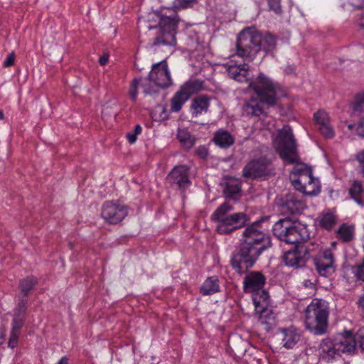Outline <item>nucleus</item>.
<instances>
[{
    "instance_id": "obj_18",
    "label": "nucleus",
    "mask_w": 364,
    "mask_h": 364,
    "mask_svg": "<svg viewBox=\"0 0 364 364\" xmlns=\"http://www.w3.org/2000/svg\"><path fill=\"white\" fill-rule=\"evenodd\" d=\"M268 161L264 158L252 160L243 168L242 175L246 178H256L267 173Z\"/></svg>"
},
{
    "instance_id": "obj_19",
    "label": "nucleus",
    "mask_w": 364,
    "mask_h": 364,
    "mask_svg": "<svg viewBox=\"0 0 364 364\" xmlns=\"http://www.w3.org/2000/svg\"><path fill=\"white\" fill-rule=\"evenodd\" d=\"M315 122L320 133L326 139L335 136V132L330 122V117L325 111H318L314 115Z\"/></svg>"
},
{
    "instance_id": "obj_35",
    "label": "nucleus",
    "mask_w": 364,
    "mask_h": 364,
    "mask_svg": "<svg viewBox=\"0 0 364 364\" xmlns=\"http://www.w3.org/2000/svg\"><path fill=\"white\" fill-rule=\"evenodd\" d=\"M21 327V320H17L16 324H12L11 336L8 343L9 347L14 348L16 346Z\"/></svg>"
},
{
    "instance_id": "obj_1",
    "label": "nucleus",
    "mask_w": 364,
    "mask_h": 364,
    "mask_svg": "<svg viewBox=\"0 0 364 364\" xmlns=\"http://www.w3.org/2000/svg\"><path fill=\"white\" fill-rule=\"evenodd\" d=\"M271 245L270 237L260 229L259 222L249 225L244 230L243 239L232 255V267L239 274L245 273Z\"/></svg>"
},
{
    "instance_id": "obj_16",
    "label": "nucleus",
    "mask_w": 364,
    "mask_h": 364,
    "mask_svg": "<svg viewBox=\"0 0 364 364\" xmlns=\"http://www.w3.org/2000/svg\"><path fill=\"white\" fill-rule=\"evenodd\" d=\"M309 254V248L307 245L296 246L294 250L287 251L284 255L286 265L289 267L303 266Z\"/></svg>"
},
{
    "instance_id": "obj_34",
    "label": "nucleus",
    "mask_w": 364,
    "mask_h": 364,
    "mask_svg": "<svg viewBox=\"0 0 364 364\" xmlns=\"http://www.w3.org/2000/svg\"><path fill=\"white\" fill-rule=\"evenodd\" d=\"M336 222V218L332 213H324L319 217V225L326 230H331Z\"/></svg>"
},
{
    "instance_id": "obj_37",
    "label": "nucleus",
    "mask_w": 364,
    "mask_h": 364,
    "mask_svg": "<svg viewBox=\"0 0 364 364\" xmlns=\"http://www.w3.org/2000/svg\"><path fill=\"white\" fill-rule=\"evenodd\" d=\"M353 111L357 114L364 112V92L356 95L353 105Z\"/></svg>"
},
{
    "instance_id": "obj_20",
    "label": "nucleus",
    "mask_w": 364,
    "mask_h": 364,
    "mask_svg": "<svg viewBox=\"0 0 364 364\" xmlns=\"http://www.w3.org/2000/svg\"><path fill=\"white\" fill-rule=\"evenodd\" d=\"M265 277L259 272H252L244 279V290L252 293L262 289L265 284Z\"/></svg>"
},
{
    "instance_id": "obj_33",
    "label": "nucleus",
    "mask_w": 364,
    "mask_h": 364,
    "mask_svg": "<svg viewBox=\"0 0 364 364\" xmlns=\"http://www.w3.org/2000/svg\"><path fill=\"white\" fill-rule=\"evenodd\" d=\"M27 309V300L26 299H20L18 304L14 311V318L12 324H16V321L21 320V326L24 322V314Z\"/></svg>"
},
{
    "instance_id": "obj_31",
    "label": "nucleus",
    "mask_w": 364,
    "mask_h": 364,
    "mask_svg": "<svg viewBox=\"0 0 364 364\" xmlns=\"http://www.w3.org/2000/svg\"><path fill=\"white\" fill-rule=\"evenodd\" d=\"M177 137L181 146L186 149H191L196 142L194 136L185 129H178Z\"/></svg>"
},
{
    "instance_id": "obj_3",
    "label": "nucleus",
    "mask_w": 364,
    "mask_h": 364,
    "mask_svg": "<svg viewBox=\"0 0 364 364\" xmlns=\"http://www.w3.org/2000/svg\"><path fill=\"white\" fill-rule=\"evenodd\" d=\"M152 20L157 21V25H149V30L156 29L154 46H175L176 44V33L178 22L175 11L166 9L152 14Z\"/></svg>"
},
{
    "instance_id": "obj_52",
    "label": "nucleus",
    "mask_w": 364,
    "mask_h": 364,
    "mask_svg": "<svg viewBox=\"0 0 364 364\" xmlns=\"http://www.w3.org/2000/svg\"><path fill=\"white\" fill-rule=\"evenodd\" d=\"M57 364H68V358L65 357H63Z\"/></svg>"
},
{
    "instance_id": "obj_11",
    "label": "nucleus",
    "mask_w": 364,
    "mask_h": 364,
    "mask_svg": "<svg viewBox=\"0 0 364 364\" xmlns=\"http://www.w3.org/2000/svg\"><path fill=\"white\" fill-rule=\"evenodd\" d=\"M202 88V82L197 80H191L182 85L171 100L170 109L178 112L191 95Z\"/></svg>"
},
{
    "instance_id": "obj_4",
    "label": "nucleus",
    "mask_w": 364,
    "mask_h": 364,
    "mask_svg": "<svg viewBox=\"0 0 364 364\" xmlns=\"http://www.w3.org/2000/svg\"><path fill=\"white\" fill-rule=\"evenodd\" d=\"M329 306L326 301L314 299L305 311V325L315 335L324 334L328 328Z\"/></svg>"
},
{
    "instance_id": "obj_9",
    "label": "nucleus",
    "mask_w": 364,
    "mask_h": 364,
    "mask_svg": "<svg viewBox=\"0 0 364 364\" xmlns=\"http://www.w3.org/2000/svg\"><path fill=\"white\" fill-rule=\"evenodd\" d=\"M172 80L166 60H162L152 65L148 77L141 82V86L146 95L158 92L159 88L165 89L171 86Z\"/></svg>"
},
{
    "instance_id": "obj_40",
    "label": "nucleus",
    "mask_w": 364,
    "mask_h": 364,
    "mask_svg": "<svg viewBox=\"0 0 364 364\" xmlns=\"http://www.w3.org/2000/svg\"><path fill=\"white\" fill-rule=\"evenodd\" d=\"M269 9L274 11L276 14H281L282 8L280 0H267Z\"/></svg>"
},
{
    "instance_id": "obj_49",
    "label": "nucleus",
    "mask_w": 364,
    "mask_h": 364,
    "mask_svg": "<svg viewBox=\"0 0 364 364\" xmlns=\"http://www.w3.org/2000/svg\"><path fill=\"white\" fill-rule=\"evenodd\" d=\"M304 286L306 287V288H308L312 291H314L315 290V284L314 283L311 282L310 280H305L304 282Z\"/></svg>"
},
{
    "instance_id": "obj_10",
    "label": "nucleus",
    "mask_w": 364,
    "mask_h": 364,
    "mask_svg": "<svg viewBox=\"0 0 364 364\" xmlns=\"http://www.w3.org/2000/svg\"><path fill=\"white\" fill-rule=\"evenodd\" d=\"M274 145L277 151L282 159L290 164L298 162L296 142L290 127L284 126L278 131L274 140Z\"/></svg>"
},
{
    "instance_id": "obj_22",
    "label": "nucleus",
    "mask_w": 364,
    "mask_h": 364,
    "mask_svg": "<svg viewBox=\"0 0 364 364\" xmlns=\"http://www.w3.org/2000/svg\"><path fill=\"white\" fill-rule=\"evenodd\" d=\"M320 355L328 362L331 361L340 356L337 346H336L335 338H324L319 345Z\"/></svg>"
},
{
    "instance_id": "obj_39",
    "label": "nucleus",
    "mask_w": 364,
    "mask_h": 364,
    "mask_svg": "<svg viewBox=\"0 0 364 364\" xmlns=\"http://www.w3.org/2000/svg\"><path fill=\"white\" fill-rule=\"evenodd\" d=\"M139 81L137 79H134L130 86L129 90V96L132 100L135 101L137 97V87L139 85Z\"/></svg>"
},
{
    "instance_id": "obj_2",
    "label": "nucleus",
    "mask_w": 364,
    "mask_h": 364,
    "mask_svg": "<svg viewBox=\"0 0 364 364\" xmlns=\"http://www.w3.org/2000/svg\"><path fill=\"white\" fill-rule=\"evenodd\" d=\"M275 46L274 36L268 33L263 34L255 27H249L238 35L236 54L246 60L252 61L259 50L272 51Z\"/></svg>"
},
{
    "instance_id": "obj_27",
    "label": "nucleus",
    "mask_w": 364,
    "mask_h": 364,
    "mask_svg": "<svg viewBox=\"0 0 364 364\" xmlns=\"http://www.w3.org/2000/svg\"><path fill=\"white\" fill-rule=\"evenodd\" d=\"M224 193L226 198L237 200L241 195L240 182L235 178H230L225 182Z\"/></svg>"
},
{
    "instance_id": "obj_28",
    "label": "nucleus",
    "mask_w": 364,
    "mask_h": 364,
    "mask_svg": "<svg viewBox=\"0 0 364 364\" xmlns=\"http://www.w3.org/2000/svg\"><path fill=\"white\" fill-rule=\"evenodd\" d=\"M243 110L247 114L255 117H259L263 113V109L259 102L254 97L250 98L245 102Z\"/></svg>"
},
{
    "instance_id": "obj_56",
    "label": "nucleus",
    "mask_w": 364,
    "mask_h": 364,
    "mask_svg": "<svg viewBox=\"0 0 364 364\" xmlns=\"http://www.w3.org/2000/svg\"><path fill=\"white\" fill-rule=\"evenodd\" d=\"M4 119V114L2 110H0V119Z\"/></svg>"
},
{
    "instance_id": "obj_14",
    "label": "nucleus",
    "mask_w": 364,
    "mask_h": 364,
    "mask_svg": "<svg viewBox=\"0 0 364 364\" xmlns=\"http://www.w3.org/2000/svg\"><path fill=\"white\" fill-rule=\"evenodd\" d=\"M102 217L110 224H117L127 215L125 206L108 201L104 203Z\"/></svg>"
},
{
    "instance_id": "obj_36",
    "label": "nucleus",
    "mask_w": 364,
    "mask_h": 364,
    "mask_svg": "<svg viewBox=\"0 0 364 364\" xmlns=\"http://www.w3.org/2000/svg\"><path fill=\"white\" fill-rule=\"evenodd\" d=\"M363 188L362 183L358 181H353L349 193L350 196L360 205H363V202L360 200V197L361 194L363 193Z\"/></svg>"
},
{
    "instance_id": "obj_43",
    "label": "nucleus",
    "mask_w": 364,
    "mask_h": 364,
    "mask_svg": "<svg viewBox=\"0 0 364 364\" xmlns=\"http://www.w3.org/2000/svg\"><path fill=\"white\" fill-rule=\"evenodd\" d=\"M195 0H176L177 3L174 5L175 8L184 9L189 6L190 4Z\"/></svg>"
},
{
    "instance_id": "obj_30",
    "label": "nucleus",
    "mask_w": 364,
    "mask_h": 364,
    "mask_svg": "<svg viewBox=\"0 0 364 364\" xmlns=\"http://www.w3.org/2000/svg\"><path fill=\"white\" fill-rule=\"evenodd\" d=\"M38 279L33 276L26 277L19 281L18 288L23 296L26 297L32 289L36 285Z\"/></svg>"
},
{
    "instance_id": "obj_42",
    "label": "nucleus",
    "mask_w": 364,
    "mask_h": 364,
    "mask_svg": "<svg viewBox=\"0 0 364 364\" xmlns=\"http://www.w3.org/2000/svg\"><path fill=\"white\" fill-rule=\"evenodd\" d=\"M16 58V55L14 52H11L8 55L6 58L3 62V66L5 68L11 67L14 65Z\"/></svg>"
},
{
    "instance_id": "obj_17",
    "label": "nucleus",
    "mask_w": 364,
    "mask_h": 364,
    "mask_svg": "<svg viewBox=\"0 0 364 364\" xmlns=\"http://www.w3.org/2000/svg\"><path fill=\"white\" fill-rule=\"evenodd\" d=\"M336 346L339 354H354L356 350L357 338L349 331L337 335L335 338Z\"/></svg>"
},
{
    "instance_id": "obj_8",
    "label": "nucleus",
    "mask_w": 364,
    "mask_h": 364,
    "mask_svg": "<svg viewBox=\"0 0 364 364\" xmlns=\"http://www.w3.org/2000/svg\"><path fill=\"white\" fill-rule=\"evenodd\" d=\"M289 179L297 191L314 196L320 192V183L313 176L311 169L304 164H297L290 172Z\"/></svg>"
},
{
    "instance_id": "obj_45",
    "label": "nucleus",
    "mask_w": 364,
    "mask_h": 364,
    "mask_svg": "<svg viewBox=\"0 0 364 364\" xmlns=\"http://www.w3.org/2000/svg\"><path fill=\"white\" fill-rule=\"evenodd\" d=\"M355 275L358 279L364 282V259L363 263L357 267Z\"/></svg>"
},
{
    "instance_id": "obj_54",
    "label": "nucleus",
    "mask_w": 364,
    "mask_h": 364,
    "mask_svg": "<svg viewBox=\"0 0 364 364\" xmlns=\"http://www.w3.org/2000/svg\"><path fill=\"white\" fill-rule=\"evenodd\" d=\"M359 24L360 26L364 28V14L361 16V17L360 18Z\"/></svg>"
},
{
    "instance_id": "obj_46",
    "label": "nucleus",
    "mask_w": 364,
    "mask_h": 364,
    "mask_svg": "<svg viewBox=\"0 0 364 364\" xmlns=\"http://www.w3.org/2000/svg\"><path fill=\"white\" fill-rule=\"evenodd\" d=\"M196 151L197 155L199 156L202 159H205L208 154V149L204 146H200L198 147Z\"/></svg>"
},
{
    "instance_id": "obj_29",
    "label": "nucleus",
    "mask_w": 364,
    "mask_h": 364,
    "mask_svg": "<svg viewBox=\"0 0 364 364\" xmlns=\"http://www.w3.org/2000/svg\"><path fill=\"white\" fill-rule=\"evenodd\" d=\"M219 291V282L216 277H208L200 287V292L203 295H210Z\"/></svg>"
},
{
    "instance_id": "obj_32",
    "label": "nucleus",
    "mask_w": 364,
    "mask_h": 364,
    "mask_svg": "<svg viewBox=\"0 0 364 364\" xmlns=\"http://www.w3.org/2000/svg\"><path fill=\"white\" fill-rule=\"evenodd\" d=\"M354 226L343 224L337 230V235L343 242L351 241L354 237Z\"/></svg>"
},
{
    "instance_id": "obj_23",
    "label": "nucleus",
    "mask_w": 364,
    "mask_h": 364,
    "mask_svg": "<svg viewBox=\"0 0 364 364\" xmlns=\"http://www.w3.org/2000/svg\"><path fill=\"white\" fill-rule=\"evenodd\" d=\"M227 72L228 75L240 82H247L250 80L247 76L249 75L250 66L247 63L242 65L231 64L227 65Z\"/></svg>"
},
{
    "instance_id": "obj_15",
    "label": "nucleus",
    "mask_w": 364,
    "mask_h": 364,
    "mask_svg": "<svg viewBox=\"0 0 364 364\" xmlns=\"http://www.w3.org/2000/svg\"><path fill=\"white\" fill-rule=\"evenodd\" d=\"M188 171L189 168L186 165L176 166L168 175L167 181L179 189L184 190L191 185Z\"/></svg>"
},
{
    "instance_id": "obj_51",
    "label": "nucleus",
    "mask_w": 364,
    "mask_h": 364,
    "mask_svg": "<svg viewBox=\"0 0 364 364\" xmlns=\"http://www.w3.org/2000/svg\"><path fill=\"white\" fill-rule=\"evenodd\" d=\"M358 304L360 308L364 310V296H362L359 298Z\"/></svg>"
},
{
    "instance_id": "obj_6",
    "label": "nucleus",
    "mask_w": 364,
    "mask_h": 364,
    "mask_svg": "<svg viewBox=\"0 0 364 364\" xmlns=\"http://www.w3.org/2000/svg\"><path fill=\"white\" fill-rule=\"evenodd\" d=\"M272 232L279 240L289 244L301 243L310 238V232L306 225L297 223L289 218L276 222Z\"/></svg>"
},
{
    "instance_id": "obj_50",
    "label": "nucleus",
    "mask_w": 364,
    "mask_h": 364,
    "mask_svg": "<svg viewBox=\"0 0 364 364\" xmlns=\"http://www.w3.org/2000/svg\"><path fill=\"white\" fill-rule=\"evenodd\" d=\"M352 5L356 8H363L364 7V0H359L358 3L353 2Z\"/></svg>"
},
{
    "instance_id": "obj_5",
    "label": "nucleus",
    "mask_w": 364,
    "mask_h": 364,
    "mask_svg": "<svg viewBox=\"0 0 364 364\" xmlns=\"http://www.w3.org/2000/svg\"><path fill=\"white\" fill-rule=\"evenodd\" d=\"M233 210L232 205L223 203L212 214L211 219L217 222L215 230L219 234H228L243 227L247 222V216L244 213L229 214Z\"/></svg>"
},
{
    "instance_id": "obj_7",
    "label": "nucleus",
    "mask_w": 364,
    "mask_h": 364,
    "mask_svg": "<svg viewBox=\"0 0 364 364\" xmlns=\"http://www.w3.org/2000/svg\"><path fill=\"white\" fill-rule=\"evenodd\" d=\"M248 87L256 94L260 102L270 106L274 105L282 95L281 85L263 73L251 79Z\"/></svg>"
},
{
    "instance_id": "obj_41",
    "label": "nucleus",
    "mask_w": 364,
    "mask_h": 364,
    "mask_svg": "<svg viewBox=\"0 0 364 364\" xmlns=\"http://www.w3.org/2000/svg\"><path fill=\"white\" fill-rule=\"evenodd\" d=\"M356 336L359 347L364 351V326L359 328L356 333Z\"/></svg>"
},
{
    "instance_id": "obj_24",
    "label": "nucleus",
    "mask_w": 364,
    "mask_h": 364,
    "mask_svg": "<svg viewBox=\"0 0 364 364\" xmlns=\"http://www.w3.org/2000/svg\"><path fill=\"white\" fill-rule=\"evenodd\" d=\"M282 343L286 348H293L300 339V335L296 329L289 328L281 331Z\"/></svg>"
},
{
    "instance_id": "obj_12",
    "label": "nucleus",
    "mask_w": 364,
    "mask_h": 364,
    "mask_svg": "<svg viewBox=\"0 0 364 364\" xmlns=\"http://www.w3.org/2000/svg\"><path fill=\"white\" fill-rule=\"evenodd\" d=\"M268 298L269 295L264 291L260 295L256 294L252 296L255 311L259 314L258 322L267 331L275 325V316L271 309L267 308Z\"/></svg>"
},
{
    "instance_id": "obj_25",
    "label": "nucleus",
    "mask_w": 364,
    "mask_h": 364,
    "mask_svg": "<svg viewBox=\"0 0 364 364\" xmlns=\"http://www.w3.org/2000/svg\"><path fill=\"white\" fill-rule=\"evenodd\" d=\"M210 105L209 98L200 96L195 98L191 105V112L193 117H197L203 112H207Z\"/></svg>"
},
{
    "instance_id": "obj_48",
    "label": "nucleus",
    "mask_w": 364,
    "mask_h": 364,
    "mask_svg": "<svg viewBox=\"0 0 364 364\" xmlns=\"http://www.w3.org/2000/svg\"><path fill=\"white\" fill-rule=\"evenodd\" d=\"M108 60H109V55L105 53L100 58L99 63L101 65H105L108 63Z\"/></svg>"
},
{
    "instance_id": "obj_26",
    "label": "nucleus",
    "mask_w": 364,
    "mask_h": 364,
    "mask_svg": "<svg viewBox=\"0 0 364 364\" xmlns=\"http://www.w3.org/2000/svg\"><path fill=\"white\" fill-rule=\"evenodd\" d=\"M213 141L219 147L227 149L234 144L235 139L228 131L220 129L215 133Z\"/></svg>"
},
{
    "instance_id": "obj_21",
    "label": "nucleus",
    "mask_w": 364,
    "mask_h": 364,
    "mask_svg": "<svg viewBox=\"0 0 364 364\" xmlns=\"http://www.w3.org/2000/svg\"><path fill=\"white\" fill-rule=\"evenodd\" d=\"M282 208L284 212L299 213L306 208V204L299 196L289 193L285 197Z\"/></svg>"
},
{
    "instance_id": "obj_55",
    "label": "nucleus",
    "mask_w": 364,
    "mask_h": 364,
    "mask_svg": "<svg viewBox=\"0 0 364 364\" xmlns=\"http://www.w3.org/2000/svg\"><path fill=\"white\" fill-rule=\"evenodd\" d=\"M355 125L353 124H348V128L349 130H352L354 128Z\"/></svg>"
},
{
    "instance_id": "obj_13",
    "label": "nucleus",
    "mask_w": 364,
    "mask_h": 364,
    "mask_svg": "<svg viewBox=\"0 0 364 364\" xmlns=\"http://www.w3.org/2000/svg\"><path fill=\"white\" fill-rule=\"evenodd\" d=\"M314 264L318 274L322 277H329L336 271L335 257L330 250L319 252L314 258Z\"/></svg>"
},
{
    "instance_id": "obj_47",
    "label": "nucleus",
    "mask_w": 364,
    "mask_h": 364,
    "mask_svg": "<svg viewBox=\"0 0 364 364\" xmlns=\"http://www.w3.org/2000/svg\"><path fill=\"white\" fill-rule=\"evenodd\" d=\"M357 133L359 136L364 137V117L361 119L358 124Z\"/></svg>"
},
{
    "instance_id": "obj_44",
    "label": "nucleus",
    "mask_w": 364,
    "mask_h": 364,
    "mask_svg": "<svg viewBox=\"0 0 364 364\" xmlns=\"http://www.w3.org/2000/svg\"><path fill=\"white\" fill-rule=\"evenodd\" d=\"M356 159L360 165V173L364 177V150L357 154Z\"/></svg>"
},
{
    "instance_id": "obj_38",
    "label": "nucleus",
    "mask_w": 364,
    "mask_h": 364,
    "mask_svg": "<svg viewBox=\"0 0 364 364\" xmlns=\"http://www.w3.org/2000/svg\"><path fill=\"white\" fill-rule=\"evenodd\" d=\"M142 128L139 124H136L134 127V130L132 132L127 134V139L130 144H134L136 141V136L141 134Z\"/></svg>"
},
{
    "instance_id": "obj_53",
    "label": "nucleus",
    "mask_w": 364,
    "mask_h": 364,
    "mask_svg": "<svg viewBox=\"0 0 364 364\" xmlns=\"http://www.w3.org/2000/svg\"><path fill=\"white\" fill-rule=\"evenodd\" d=\"M4 333L2 331H0V345L4 341Z\"/></svg>"
}]
</instances>
